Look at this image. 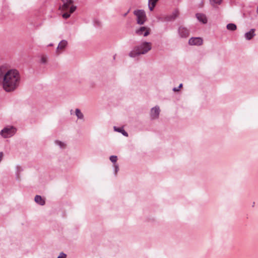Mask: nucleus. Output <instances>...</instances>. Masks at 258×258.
Segmentation results:
<instances>
[{
	"instance_id": "f257e3e1",
	"label": "nucleus",
	"mask_w": 258,
	"mask_h": 258,
	"mask_svg": "<svg viewBox=\"0 0 258 258\" xmlns=\"http://www.w3.org/2000/svg\"><path fill=\"white\" fill-rule=\"evenodd\" d=\"M0 79L2 80L4 89L8 92L14 91L19 85L21 77L19 72L15 69H11L2 73Z\"/></svg>"
},
{
	"instance_id": "f03ea898",
	"label": "nucleus",
	"mask_w": 258,
	"mask_h": 258,
	"mask_svg": "<svg viewBox=\"0 0 258 258\" xmlns=\"http://www.w3.org/2000/svg\"><path fill=\"white\" fill-rule=\"evenodd\" d=\"M151 49L152 43L150 42L144 41L136 46L128 55L131 57H136L141 54L147 53Z\"/></svg>"
},
{
	"instance_id": "7ed1b4c3",
	"label": "nucleus",
	"mask_w": 258,
	"mask_h": 258,
	"mask_svg": "<svg viewBox=\"0 0 258 258\" xmlns=\"http://www.w3.org/2000/svg\"><path fill=\"white\" fill-rule=\"evenodd\" d=\"M134 14L137 17V23L139 25H143L146 21V13L143 10H137L134 11Z\"/></svg>"
},
{
	"instance_id": "20e7f679",
	"label": "nucleus",
	"mask_w": 258,
	"mask_h": 258,
	"mask_svg": "<svg viewBox=\"0 0 258 258\" xmlns=\"http://www.w3.org/2000/svg\"><path fill=\"white\" fill-rule=\"evenodd\" d=\"M16 132V130L13 126H7L3 128L1 132V135L5 138L12 137Z\"/></svg>"
},
{
	"instance_id": "39448f33",
	"label": "nucleus",
	"mask_w": 258,
	"mask_h": 258,
	"mask_svg": "<svg viewBox=\"0 0 258 258\" xmlns=\"http://www.w3.org/2000/svg\"><path fill=\"white\" fill-rule=\"evenodd\" d=\"M160 108L158 105L152 107L150 112V117L151 120H156L159 118L160 113Z\"/></svg>"
},
{
	"instance_id": "423d86ee",
	"label": "nucleus",
	"mask_w": 258,
	"mask_h": 258,
	"mask_svg": "<svg viewBox=\"0 0 258 258\" xmlns=\"http://www.w3.org/2000/svg\"><path fill=\"white\" fill-rule=\"evenodd\" d=\"M150 28L147 27L142 26L136 29L135 30V33L139 36H144V37H146L150 34Z\"/></svg>"
},
{
	"instance_id": "0eeeda50",
	"label": "nucleus",
	"mask_w": 258,
	"mask_h": 258,
	"mask_svg": "<svg viewBox=\"0 0 258 258\" xmlns=\"http://www.w3.org/2000/svg\"><path fill=\"white\" fill-rule=\"evenodd\" d=\"M203 42V39L201 37H191L188 40V44L190 45L200 46Z\"/></svg>"
},
{
	"instance_id": "6e6552de",
	"label": "nucleus",
	"mask_w": 258,
	"mask_h": 258,
	"mask_svg": "<svg viewBox=\"0 0 258 258\" xmlns=\"http://www.w3.org/2000/svg\"><path fill=\"white\" fill-rule=\"evenodd\" d=\"M68 45V42L66 40H61L58 44L56 50V52L58 54H60L61 51H62Z\"/></svg>"
},
{
	"instance_id": "1a4fd4ad",
	"label": "nucleus",
	"mask_w": 258,
	"mask_h": 258,
	"mask_svg": "<svg viewBox=\"0 0 258 258\" xmlns=\"http://www.w3.org/2000/svg\"><path fill=\"white\" fill-rule=\"evenodd\" d=\"M196 16L199 22L203 24H206L207 23V18L205 14L202 13H197Z\"/></svg>"
},
{
	"instance_id": "9d476101",
	"label": "nucleus",
	"mask_w": 258,
	"mask_h": 258,
	"mask_svg": "<svg viewBox=\"0 0 258 258\" xmlns=\"http://www.w3.org/2000/svg\"><path fill=\"white\" fill-rule=\"evenodd\" d=\"M177 16V11H175L172 14L165 16L166 22H171L175 20Z\"/></svg>"
},
{
	"instance_id": "9b49d317",
	"label": "nucleus",
	"mask_w": 258,
	"mask_h": 258,
	"mask_svg": "<svg viewBox=\"0 0 258 258\" xmlns=\"http://www.w3.org/2000/svg\"><path fill=\"white\" fill-rule=\"evenodd\" d=\"M178 32L182 37H187L189 35L188 30L184 27H180L178 28Z\"/></svg>"
},
{
	"instance_id": "f8f14e48",
	"label": "nucleus",
	"mask_w": 258,
	"mask_h": 258,
	"mask_svg": "<svg viewBox=\"0 0 258 258\" xmlns=\"http://www.w3.org/2000/svg\"><path fill=\"white\" fill-rule=\"evenodd\" d=\"M62 2L63 3V5L61 7V9L62 11H66L67 10L70 6L72 5L73 3V0H62Z\"/></svg>"
},
{
	"instance_id": "ddd939ff",
	"label": "nucleus",
	"mask_w": 258,
	"mask_h": 258,
	"mask_svg": "<svg viewBox=\"0 0 258 258\" xmlns=\"http://www.w3.org/2000/svg\"><path fill=\"white\" fill-rule=\"evenodd\" d=\"M255 29H251L249 32H246L245 34V37L246 39L247 40H250L252 39V38L255 36Z\"/></svg>"
},
{
	"instance_id": "4468645a",
	"label": "nucleus",
	"mask_w": 258,
	"mask_h": 258,
	"mask_svg": "<svg viewBox=\"0 0 258 258\" xmlns=\"http://www.w3.org/2000/svg\"><path fill=\"white\" fill-rule=\"evenodd\" d=\"M35 202L38 204L43 206L45 204V201L40 196L36 195L34 199Z\"/></svg>"
},
{
	"instance_id": "2eb2a0df",
	"label": "nucleus",
	"mask_w": 258,
	"mask_h": 258,
	"mask_svg": "<svg viewBox=\"0 0 258 258\" xmlns=\"http://www.w3.org/2000/svg\"><path fill=\"white\" fill-rule=\"evenodd\" d=\"M159 0H148V8L151 11H152L155 8L156 3Z\"/></svg>"
},
{
	"instance_id": "dca6fc26",
	"label": "nucleus",
	"mask_w": 258,
	"mask_h": 258,
	"mask_svg": "<svg viewBox=\"0 0 258 258\" xmlns=\"http://www.w3.org/2000/svg\"><path fill=\"white\" fill-rule=\"evenodd\" d=\"M114 130L118 133H121L124 136L128 137V134L126 132H125L123 128L122 127H117L116 126H114Z\"/></svg>"
},
{
	"instance_id": "f3484780",
	"label": "nucleus",
	"mask_w": 258,
	"mask_h": 258,
	"mask_svg": "<svg viewBox=\"0 0 258 258\" xmlns=\"http://www.w3.org/2000/svg\"><path fill=\"white\" fill-rule=\"evenodd\" d=\"M75 114H76V115L77 116L78 119H84V115L79 109H78V108L76 109Z\"/></svg>"
},
{
	"instance_id": "a211bd4d",
	"label": "nucleus",
	"mask_w": 258,
	"mask_h": 258,
	"mask_svg": "<svg viewBox=\"0 0 258 258\" xmlns=\"http://www.w3.org/2000/svg\"><path fill=\"white\" fill-rule=\"evenodd\" d=\"M226 28L229 30L234 31L236 29V26L234 24L229 23L227 25Z\"/></svg>"
},
{
	"instance_id": "6ab92c4d",
	"label": "nucleus",
	"mask_w": 258,
	"mask_h": 258,
	"mask_svg": "<svg viewBox=\"0 0 258 258\" xmlns=\"http://www.w3.org/2000/svg\"><path fill=\"white\" fill-rule=\"evenodd\" d=\"M211 4L213 7H216V5H220L222 0H210Z\"/></svg>"
},
{
	"instance_id": "aec40b11",
	"label": "nucleus",
	"mask_w": 258,
	"mask_h": 258,
	"mask_svg": "<svg viewBox=\"0 0 258 258\" xmlns=\"http://www.w3.org/2000/svg\"><path fill=\"white\" fill-rule=\"evenodd\" d=\"M55 143L58 145L61 149H63L66 147V144L59 141L56 140L55 141Z\"/></svg>"
},
{
	"instance_id": "412c9836",
	"label": "nucleus",
	"mask_w": 258,
	"mask_h": 258,
	"mask_svg": "<svg viewBox=\"0 0 258 258\" xmlns=\"http://www.w3.org/2000/svg\"><path fill=\"white\" fill-rule=\"evenodd\" d=\"M156 18L158 22H166L165 16H157Z\"/></svg>"
},
{
	"instance_id": "4be33fe9",
	"label": "nucleus",
	"mask_w": 258,
	"mask_h": 258,
	"mask_svg": "<svg viewBox=\"0 0 258 258\" xmlns=\"http://www.w3.org/2000/svg\"><path fill=\"white\" fill-rule=\"evenodd\" d=\"M117 157L116 156H114V155H112V156H111L110 157V160L112 162V163H116V161H117Z\"/></svg>"
},
{
	"instance_id": "5701e85b",
	"label": "nucleus",
	"mask_w": 258,
	"mask_h": 258,
	"mask_svg": "<svg viewBox=\"0 0 258 258\" xmlns=\"http://www.w3.org/2000/svg\"><path fill=\"white\" fill-rule=\"evenodd\" d=\"M40 62H41V63H43V64L46 63L47 62V58L44 56L42 57L41 58Z\"/></svg>"
},
{
	"instance_id": "b1692460",
	"label": "nucleus",
	"mask_w": 258,
	"mask_h": 258,
	"mask_svg": "<svg viewBox=\"0 0 258 258\" xmlns=\"http://www.w3.org/2000/svg\"><path fill=\"white\" fill-rule=\"evenodd\" d=\"M114 173H115V174L116 175L119 170V167H118V165H117V164H114Z\"/></svg>"
},
{
	"instance_id": "393cba45",
	"label": "nucleus",
	"mask_w": 258,
	"mask_h": 258,
	"mask_svg": "<svg viewBox=\"0 0 258 258\" xmlns=\"http://www.w3.org/2000/svg\"><path fill=\"white\" fill-rule=\"evenodd\" d=\"M76 9V7L74 6H72L70 9V13H73Z\"/></svg>"
},
{
	"instance_id": "a878e982",
	"label": "nucleus",
	"mask_w": 258,
	"mask_h": 258,
	"mask_svg": "<svg viewBox=\"0 0 258 258\" xmlns=\"http://www.w3.org/2000/svg\"><path fill=\"white\" fill-rule=\"evenodd\" d=\"M66 257L67 255L65 253L61 252L57 257V258H66Z\"/></svg>"
},
{
	"instance_id": "bb28decb",
	"label": "nucleus",
	"mask_w": 258,
	"mask_h": 258,
	"mask_svg": "<svg viewBox=\"0 0 258 258\" xmlns=\"http://www.w3.org/2000/svg\"><path fill=\"white\" fill-rule=\"evenodd\" d=\"M70 17V14L66 13L62 15V17L64 19H68Z\"/></svg>"
},
{
	"instance_id": "cd10ccee",
	"label": "nucleus",
	"mask_w": 258,
	"mask_h": 258,
	"mask_svg": "<svg viewBox=\"0 0 258 258\" xmlns=\"http://www.w3.org/2000/svg\"><path fill=\"white\" fill-rule=\"evenodd\" d=\"M3 157V153L2 152H0V161H2Z\"/></svg>"
},
{
	"instance_id": "c85d7f7f",
	"label": "nucleus",
	"mask_w": 258,
	"mask_h": 258,
	"mask_svg": "<svg viewBox=\"0 0 258 258\" xmlns=\"http://www.w3.org/2000/svg\"><path fill=\"white\" fill-rule=\"evenodd\" d=\"M173 91H174V92L177 91V88H176V87H174V88L173 89Z\"/></svg>"
},
{
	"instance_id": "c756f323",
	"label": "nucleus",
	"mask_w": 258,
	"mask_h": 258,
	"mask_svg": "<svg viewBox=\"0 0 258 258\" xmlns=\"http://www.w3.org/2000/svg\"><path fill=\"white\" fill-rule=\"evenodd\" d=\"M182 87V84H180L178 86V89H179V88H181Z\"/></svg>"
},
{
	"instance_id": "7c9ffc66",
	"label": "nucleus",
	"mask_w": 258,
	"mask_h": 258,
	"mask_svg": "<svg viewBox=\"0 0 258 258\" xmlns=\"http://www.w3.org/2000/svg\"><path fill=\"white\" fill-rule=\"evenodd\" d=\"M256 13L258 15V6H257V9H256Z\"/></svg>"
},
{
	"instance_id": "2f4dec72",
	"label": "nucleus",
	"mask_w": 258,
	"mask_h": 258,
	"mask_svg": "<svg viewBox=\"0 0 258 258\" xmlns=\"http://www.w3.org/2000/svg\"><path fill=\"white\" fill-rule=\"evenodd\" d=\"M128 12H129V11H128L126 13H125L124 16H125Z\"/></svg>"
}]
</instances>
